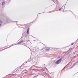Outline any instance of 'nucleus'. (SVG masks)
I'll return each mask as SVG.
<instances>
[{"label":"nucleus","instance_id":"nucleus-16","mask_svg":"<svg viewBox=\"0 0 78 78\" xmlns=\"http://www.w3.org/2000/svg\"><path fill=\"white\" fill-rule=\"evenodd\" d=\"M77 62L78 63V61Z\"/></svg>","mask_w":78,"mask_h":78},{"label":"nucleus","instance_id":"nucleus-4","mask_svg":"<svg viewBox=\"0 0 78 78\" xmlns=\"http://www.w3.org/2000/svg\"><path fill=\"white\" fill-rule=\"evenodd\" d=\"M30 30V28H28V30L27 31V34H29V30Z\"/></svg>","mask_w":78,"mask_h":78},{"label":"nucleus","instance_id":"nucleus-6","mask_svg":"<svg viewBox=\"0 0 78 78\" xmlns=\"http://www.w3.org/2000/svg\"><path fill=\"white\" fill-rule=\"evenodd\" d=\"M61 9H62V8H60V9H59V10L60 11L61 10Z\"/></svg>","mask_w":78,"mask_h":78},{"label":"nucleus","instance_id":"nucleus-10","mask_svg":"<svg viewBox=\"0 0 78 78\" xmlns=\"http://www.w3.org/2000/svg\"><path fill=\"white\" fill-rule=\"evenodd\" d=\"M43 71H44L45 70L44 69H43Z\"/></svg>","mask_w":78,"mask_h":78},{"label":"nucleus","instance_id":"nucleus-11","mask_svg":"<svg viewBox=\"0 0 78 78\" xmlns=\"http://www.w3.org/2000/svg\"><path fill=\"white\" fill-rule=\"evenodd\" d=\"M28 41H29V40H28V41H27L28 42Z\"/></svg>","mask_w":78,"mask_h":78},{"label":"nucleus","instance_id":"nucleus-8","mask_svg":"<svg viewBox=\"0 0 78 78\" xmlns=\"http://www.w3.org/2000/svg\"><path fill=\"white\" fill-rule=\"evenodd\" d=\"M56 2H58V0H56L55 1Z\"/></svg>","mask_w":78,"mask_h":78},{"label":"nucleus","instance_id":"nucleus-14","mask_svg":"<svg viewBox=\"0 0 78 78\" xmlns=\"http://www.w3.org/2000/svg\"><path fill=\"white\" fill-rule=\"evenodd\" d=\"M16 22L17 23V22H18L17 21H16Z\"/></svg>","mask_w":78,"mask_h":78},{"label":"nucleus","instance_id":"nucleus-5","mask_svg":"<svg viewBox=\"0 0 78 78\" xmlns=\"http://www.w3.org/2000/svg\"><path fill=\"white\" fill-rule=\"evenodd\" d=\"M5 4V2H2V5H4Z\"/></svg>","mask_w":78,"mask_h":78},{"label":"nucleus","instance_id":"nucleus-1","mask_svg":"<svg viewBox=\"0 0 78 78\" xmlns=\"http://www.w3.org/2000/svg\"><path fill=\"white\" fill-rule=\"evenodd\" d=\"M61 61H62V59H60L56 62V63L57 64H59V63L61 62Z\"/></svg>","mask_w":78,"mask_h":78},{"label":"nucleus","instance_id":"nucleus-12","mask_svg":"<svg viewBox=\"0 0 78 78\" xmlns=\"http://www.w3.org/2000/svg\"><path fill=\"white\" fill-rule=\"evenodd\" d=\"M41 50H43V49H41Z\"/></svg>","mask_w":78,"mask_h":78},{"label":"nucleus","instance_id":"nucleus-2","mask_svg":"<svg viewBox=\"0 0 78 78\" xmlns=\"http://www.w3.org/2000/svg\"><path fill=\"white\" fill-rule=\"evenodd\" d=\"M3 23V20H2L0 19V26H2V24Z\"/></svg>","mask_w":78,"mask_h":78},{"label":"nucleus","instance_id":"nucleus-9","mask_svg":"<svg viewBox=\"0 0 78 78\" xmlns=\"http://www.w3.org/2000/svg\"><path fill=\"white\" fill-rule=\"evenodd\" d=\"M52 1H55V0H51Z\"/></svg>","mask_w":78,"mask_h":78},{"label":"nucleus","instance_id":"nucleus-7","mask_svg":"<svg viewBox=\"0 0 78 78\" xmlns=\"http://www.w3.org/2000/svg\"><path fill=\"white\" fill-rule=\"evenodd\" d=\"M73 44H74V43H72L71 45H73Z\"/></svg>","mask_w":78,"mask_h":78},{"label":"nucleus","instance_id":"nucleus-15","mask_svg":"<svg viewBox=\"0 0 78 78\" xmlns=\"http://www.w3.org/2000/svg\"><path fill=\"white\" fill-rule=\"evenodd\" d=\"M47 50H48V49H47Z\"/></svg>","mask_w":78,"mask_h":78},{"label":"nucleus","instance_id":"nucleus-13","mask_svg":"<svg viewBox=\"0 0 78 78\" xmlns=\"http://www.w3.org/2000/svg\"><path fill=\"white\" fill-rule=\"evenodd\" d=\"M57 11H59V10L58 9L57 10Z\"/></svg>","mask_w":78,"mask_h":78},{"label":"nucleus","instance_id":"nucleus-3","mask_svg":"<svg viewBox=\"0 0 78 78\" xmlns=\"http://www.w3.org/2000/svg\"><path fill=\"white\" fill-rule=\"evenodd\" d=\"M23 42V41H20V42H19L17 44H21L22 43V42Z\"/></svg>","mask_w":78,"mask_h":78}]
</instances>
